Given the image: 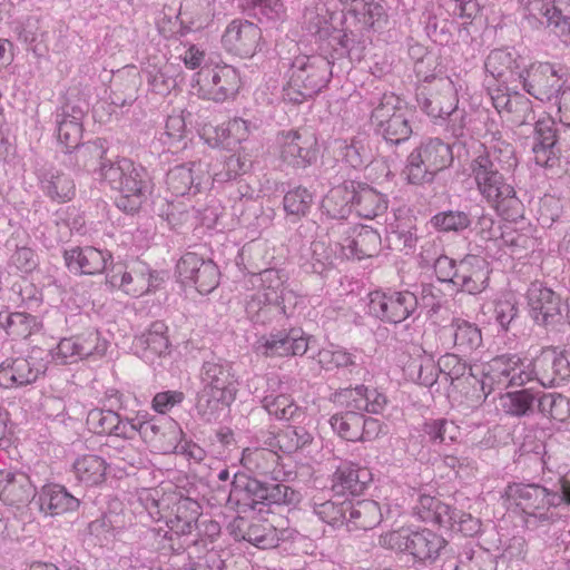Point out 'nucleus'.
Masks as SVG:
<instances>
[{"label":"nucleus","mask_w":570,"mask_h":570,"mask_svg":"<svg viewBox=\"0 0 570 570\" xmlns=\"http://www.w3.org/2000/svg\"><path fill=\"white\" fill-rule=\"evenodd\" d=\"M287 275L268 268L249 278L258 289L246 299L245 311L255 325H284L297 305V295L287 285Z\"/></svg>","instance_id":"1"},{"label":"nucleus","mask_w":570,"mask_h":570,"mask_svg":"<svg viewBox=\"0 0 570 570\" xmlns=\"http://www.w3.org/2000/svg\"><path fill=\"white\" fill-rule=\"evenodd\" d=\"M199 381L202 389L197 409L210 422L236 400L239 385L237 371L232 361L212 356L202 363Z\"/></svg>","instance_id":"2"},{"label":"nucleus","mask_w":570,"mask_h":570,"mask_svg":"<svg viewBox=\"0 0 570 570\" xmlns=\"http://www.w3.org/2000/svg\"><path fill=\"white\" fill-rule=\"evenodd\" d=\"M335 399L345 405L346 411L334 414L330 419V424L335 433L350 442H360L362 439L361 412L380 414L387 405L384 393L363 384L341 390L335 394Z\"/></svg>","instance_id":"3"},{"label":"nucleus","mask_w":570,"mask_h":570,"mask_svg":"<svg viewBox=\"0 0 570 570\" xmlns=\"http://www.w3.org/2000/svg\"><path fill=\"white\" fill-rule=\"evenodd\" d=\"M100 176L112 189L120 193L116 205L127 214L138 212L150 193L148 171L131 159L121 157L115 161L101 163Z\"/></svg>","instance_id":"4"},{"label":"nucleus","mask_w":570,"mask_h":570,"mask_svg":"<svg viewBox=\"0 0 570 570\" xmlns=\"http://www.w3.org/2000/svg\"><path fill=\"white\" fill-rule=\"evenodd\" d=\"M200 505L197 501L179 497L175 501L167 503V510L157 511V520H164L167 530L150 529L147 535L151 538L161 537L164 541L161 549H168L174 553H180L197 543L194 532L197 530V521L200 515Z\"/></svg>","instance_id":"5"},{"label":"nucleus","mask_w":570,"mask_h":570,"mask_svg":"<svg viewBox=\"0 0 570 570\" xmlns=\"http://www.w3.org/2000/svg\"><path fill=\"white\" fill-rule=\"evenodd\" d=\"M284 87V99L302 104L324 89L332 77V61L324 55H302L294 58Z\"/></svg>","instance_id":"6"},{"label":"nucleus","mask_w":570,"mask_h":570,"mask_svg":"<svg viewBox=\"0 0 570 570\" xmlns=\"http://www.w3.org/2000/svg\"><path fill=\"white\" fill-rule=\"evenodd\" d=\"M470 376L479 384L478 399H487L495 390L522 386L530 382L527 363L518 354H502L471 368Z\"/></svg>","instance_id":"7"},{"label":"nucleus","mask_w":570,"mask_h":570,"mask_svg":"<svg viewBox=\"0 0 570 570\" xmlns=\"http://www.w3.org/2000/svg\"><path fill=\"white\" fill-rule=\"evenodd\" d=\"M470 170L478 191L487 203L505 219H514L519 215L521 203L503 170L478 160H471Z\"/></svg>","instance_id":"8"},{"label":"nucleus","mask_w":570,"mask_h":570,"mask_svg":"<svg viewBox=\"0 0 570 570\" xmlns=\"http://www.w3.org/2000/svg\"><path fill=\"white\" fill-rule=\"evenodd\" d=\"M552 490L537 483H512L504 490L505 501L524 513L529 529L549 527L560 519V513L550 504Z\"/></svg>","instance_id":"9"},{"label":"nucleus","mask_w":570,"mask_h":570,"mask_svg":"<svg viewBox=\"0 0 570 570\" xmlns=\"http://www.w3.org/2000/svg\"><path fill=\"white\" fill-rule=\"evenodd\" d=\"M453 147L440 138H429L411 151L403 170L410 184L421 185L449 168L454 159Z\"/></svg>","instance_id":"10"},{"label":"nucleus","mask_w":570,"mask_h":570,"mask_svg":"<svg viewBox=\"0 0 570 570\" xmlns=\"http://www.w3.org/2000/svg\"><path fill=\"white\" fill-rule=\"evenodd\" d=\"M523 19L533 29L549 27L570 43V0H519Z\"/></svg>","instance_id":"11"},{"label":"nucleus","mask_w":570,"mask_h":570,"mask_svg":"<svg viewBox=\"0 0 570 570\" xmlns=\"http://www.w3.org/2000/svg\"><path fill=\"white\" fill-rule=\"evenodd\" d=\"M382 13L383 7L375 0L354 3L347 10L345 21L347 22L348 17H351L355 22V29H350V23L345 30H334L328 35L330 46L337 51L340 56L347 53L352 57L353 47L360 41L362 31L372 28Z\"/></svg>","instance_id":"12"},{"label":"nucleus","mask_w":570,"mask_h":570,"mask_svg":"<svg viewBox=\"0 0 570 570\" xmlns=\"http://www.w3.org/2000/svg\"><path fill=\"white\" fill-rule=\"evenodd\" d=\"M419 301L407 289L374 291L368 295V314L389 324H400L417 309Z\"/></svg>","instance_id":"13"},{"label":"nucleus","mask_w":570,"mask_h":570,"mask_svg":"<svg viewBox=\"0 0 570 570\" xmlns=\"http://www.w3.org/2000/svg\"><path fill=\"white\" fill-rule=\"evenodd\" d=\"M394 95H384L371 114V122L377 135L391 145L406 141L413 130L406 112L396 106Z\"/></svg>","instance_id":"14"},{"label":"nucleus","mask_w":570,"mask_h":570,"mask_svg":"<svg viewBox=\"0 0 570 570\" xmlns=\"http://www.w3.org/2000/svg\"><path fill=\"white\" fill-rule=\"evenodd\" d=\"M47 350L33 347L24 357L7 358L0 364V386L22 387L35 383L48 368Z\"/></svg>","instance_id":"15"},{"label":"nucleus","mask_w":570,"mask_h":570,"mask_svg":"<svg viewBox=\"0 0 570 570\" xmlns=\"http://www.w3.org/2000/svg\"><path fill=\"white\" fill-rule=\"evenodd\" d=\"M523 90L540 101L558 102L562 88L561 68L550 62L525 65L519 79Z\"/></svg>","instance_id":"16"},{"label":"nucleus","mask_w":570,"mask_h":570,"mask_svg":"<svg viewBox=\"0 0 570 570\" xmlns=\"http://www.w3.org/2000/svg\"><path fill=\"white\" fill-rule=\"evenodd\" d=\"M276 146L281 163L293 169H306L317 160L316 139L307 132L282 131L277 135Z\"/></svg>","instance_id":"17"},{"label":"nucleus","mask_w":570,"mask_h":570,"mask_svg":"<svg viewBox=\"0 0 570 570\" xmlns=\"http://www.w3.org/2000/svg\"><path fill=\"white\" fill-rule=\"evenodd\" d=\"M195 81L199 97L215 102L234 98L239 89L238 71L228 65L203 68Z\"/></svg>","instance_id":"18"},{"label":"nucleus","mask_w":570,"mask_h":570,"mask_svg":"<svg viewBox=\"0 0 570 570\" xmlns=\"http://www.w3.org/2000/svg\"><path fill=\"white\" fill-rule=\"evenodd\" d=\"M530 381H538L544 387L560 385L570 377V361L556 347H544L532 362L527 363Z\"/></svg>","instance_id":"19"},{"label":"nucleus","mask_w":570,"mask_h":570,"mask_svg":"<svg viewBox=\"0 0 570 570\" xmlns=\"http://www.w3.org/2000/svg\"><path fill=\"white\" fill-rule=\"evenodd\" d=\"M338 229L344 236L336 242L340 247L342 258L346 259H364L376 256L381 250V235L370 226H347L338 224Z\"/></svg>","instance_id":"20"},{"label":"nucleus","mask_w":570,"mask_h":570,"mask_svg":"<svg viewBox=\"0 0 570 570\" xmlns=\"http://www.w3.org/2000/svg\"><path fill=\"white\" fill-rule=\"evenodd\" d=\"M176 272L183 284L194 285L198 293L205 295L219 284V271L213 261H205L196 253H186L178 261Z\"/></svg>","instance_id":"21"},{"label":"nucleus","mask_w":570,"mask_h":570,"mask_svg":"<svg viewBox=\"0 0 570 570\" xmlns=\"http://www.w3.org/2000/svg\"><path fill=\"white\" fill-rule=\"evenodd\" d=\"M255 350L265 357L304 355L308 350V338L301 328L291 327L259 337Z\"/></svg>","instance_id":"22"},{"label":"nucleus","mask_w":570,"mask_h":570,"mask_svg":"<svg viewBox=\"0 0 570 570\" xmlns=\"http://www.w3.org/2000/svg\"><path fill=\"white\" fill-rule=\"evenodd\" d=\"M261 40L262 30L257 24L245 19H234L222 36V46L234 56L250 58L255 55Z\"/></svg>","instance_id":"23"},{"label":"nucleus","mask_w":570,"mask_h":570,"mask_svg":"<svg viewBox=\"0 0 570 570\" xmlns=\"http://www.w3.org/2000/svg\"><path fill=\"white\" fill-rule=\"evenodd\" d=\"M154 276L149 266L142 262H135L130 266L118 263L112 265L107 282L111 287L121 289L131 296H141L150 292Z\"/></svg>","instance_id":"24"},{"label":"nucleus","mask_w":570,"mask_h":570,"mask_svg":"<svg viewBox=\"0 0 570 570\" xmlns=\"http://www.w3.org/2000/svg\"><path fill=\"white\" fill-rule=\"evenodd\" d=\"M86 115V104L80 99H67L55 112L57 137L66 151L78 147L82 137V120Z\"/></svg>","instance_id":"25"},{"label":"nucleus","mask_w":570,"mask_h":570,"mask_svg":"<svg viewBox=\"0 0 570 570\" xmlns=\"http://www.w3.org/2000/svg\"><path fill=\"white\" fill-rule=\"evenodd\" d=\"M63 261L73 275H98L112 263V255L94 246H73L63 250Z\"/></svg>","instance_id":"26"},{"label":"nucleus","mask_w":570,"mask_h":570,"mask_svg":"<svg viewBox=\"0 0 570 570\" xmlns=\"http://www.w3.org/2000/svg\"><path fill=\"white\" fill-rule=\"evenodd\" d=\"M264 483L244 473H235L230 483L227 505L238 515L248 511L262 512L264 505Z\"/></svg>","instance_id":"27"},{"label":"nucleus","mask_w":570,"mask_h":570,"mask_svg":"<svg viewBox=\"0 0 570 570\" xmlns=\"http://www.w3.org/2000/svg\"><path fill=\"white\" fill-rule=\"evenodd\" d=\"M230 533L235 540H244L258 549H273L278 546L276 527L267 520L254 518L248 520L237 515L229 524Z\"/></svg>","instance_id":"28"},{"label":"nucleus","mask_w":570,"mask_h":570,"mask_svg":"<svg viewBox=\"0 0 570 570\" xmlns=\"http://www.w3.org/2000/svg\"><path fill=\"white\" fill-rule=\"evenodd\" d=\"M529 312L538 325L549 326L561 316V298L540 283H532L527 293Z\"/></svg>","instance_id":"29"},{"label":"nucleus","mask_w":570,"mask_h":570,"mask_svg":"<svg viewBox=\"0 0 570 570\" xmlns=\"http://www.w3.org/2000/svg\"><path fill=\"white\" fill-rule=\"evenodd\" d=\"M525 65V58L514 48L494 49L484 62L487 72L503 83L519 81Z\"/></svg>","instance_id":"30"},{"label":"nucleus","mask_w":570,"mask_h":570,"mask_svg":"<svg viewBox=\"0 0 570 570\" xmlns=\"http://www.w3.org/2000/svg\"><path fill=\"white\" fill-rule=\"evenodd\" d=\"M453 286L471 295L482 293L489 283L490 269L487 261L478 255H466L458 264Z\"/></svg>","instance_id":"31"},{"label":"nucleus","mask_w":570,"mask_h":570,"mask_svg":"<svg viewBox=\"0 0 570 570\" xmlns=\"http://www.w3.org/2000/svg\"><path fill=\"white\" fill-rule=\"evenodd\" d=\"M372 481V473L367 468L360 466L351 461H343L336 468L332 479V490L338 497L360 495Z\"/></svg>","instance_id":"32"},{"label":"nucleus","mask_w":570,"mask_h":570,"mask_svg":"<svg viewBox=\"0 0 570 570\" xmlns=\"http://www.w3.org/2000/svg\"><path fill=\"white\" fill-rule=\"evenodd\" d=\"M167 325L161 321L151 323L150 327L136 336L132 342L135 353L146 363L154 364L155 360L169 352Z\"/></svg>","instance_id":"33"},{"label":"nucleus","mask_w":570,"mask_h":570,"mask_svg":"<svg viewBox=\"0 0 570 570\" xmlns=\"http://www.w3.org/2000/svg\"><path fill=\"white\" fill-rule=\"evenodd\" d=\"M557 127L553 120L542 119L535 121L532 153L537 165L541 167L554 166L560 154V149L557 148Z\"/></svg>","instance_id":"34"},{"label":"nucleus","mask_w":570,"mask_h":570,"mask_svg":"<svg viewBox=\"0 0 570 570\" xmlns=\"http://www.w3.org/2000/svg\"><path fill=\"white\" fill-rule=\"evenodd\" d=\"M35 487L21 472L0 471V500L7 505H26L35 498Z\"/></svg>","instance_id":"35"},{"label":"nucleus","mask_w":570,"mask_h":570,"mask_svg":"<svg viewBox=\"0 0 570 570\" xmlns=\"http://www.w3.org/2000/svg\"><path fill=\"white\" fill-rule=\"evenodd\" d=\"M445 106L430 108L429 111L433 115H446L448 125L446 130L451 132L453 137L462 140L465 144V138L470 136L469 130V118L463 109L458 108V97L453 88L452 82H446L444 88Z\"/></svg>","instance_id":"36"},{"label":"nucleus","mask_w":570,"mask_h":570,"mask_svg":"<svg viewBox=\"0 0 570 570\" xmlns=\"http://www.w3.org/2000/svg\"><path fill=\"white\" fill-rule=\"evenodd\" d=\"M203 169L195 161L171 167L166 175L168 190L175 196H185L199 191Z\"/></svg>","instance_id":"37"},{"label":"nucleus","mask_w":570,"mask_h":570,"mask_svg":"<svg viewBox=\"0 0 570 570\" xmlns=\"http://www.w3.org/2000/svg\"><path fill=\"white\" fill-rule=\"evenodd\" d=\"M413 513L423 522L434 523L441 528L454 530V508L435 497L421 494L413 507Z\"/></svg>","instance_id":"38"},{"label":"nucleus","mask_w":570,"mask_h":570,"mask_svg":"<svg viewBox=\"0 0 570 570\" xmlns=\"http://www.w3.org/2000/svg\"><path fill=\"white\" fill-rule=\"evenodd\" d=\"M472 160L480 164H491L492 167L510 170L517 165L513 146L501 137L492 136L487 144H480Z\"/></svg>","instance_id":"39"},{"label":"nucleus","mask_w":570,"mask_h":570,"mask_svg":"<svg viewBox=\"0 0 570 570\" xmlns=\"http://www.w3.org/2000/svg\"><path fill=\"white\" fill-rule=\"evenodd\" d=\"M346 528L348 531L371 530L379 525L384 514L374 500H348Z\"/></svg>","instance_id":"40"},{"label":"nucleus","mask_w":570,"mask_h":570,"mask_svg":"<svg viewBox=\"0 0 570 570\" xmlns=\"http://www.w3.org/2000/svg\"><path fill=\"white\" fill-rule=\"evenodd\" d=\"M446 544L448 541L432 530L412 531L409 554L417 561L432 563Z\"/></svg>","instance_id":"41"},{"label":"nucleus","mask_w":570,"mask_h":570,"mask_svg":"<svg viewBox=\"0 0 570 570\" xmlns=\"http://www.w3.org/2000/svg\"><path fill=\"white\" fill-rule=\"evenodd\" d=\"M39 183L42 193L55 203H67L76 195L73 179L61 170L51 168L43 171Z\"/></svg>","instance_id":"42"},{"label":"nucleus","mask_w":570,"mask_h":570,"mask_svg":"<svg viewBox=\"0 0 570 570\" xmlns=\"http://www.w3.org/2000/svg\"><path fill=\"white\" fill-rule=\"evenodd\" d=\"M353 209L360 217L373 219L387 209L386 197L373 187L354 180Z\"/></svg>","instance_id":"43"},{"label":"nucleus","mask_w":570,"mask_h":570,"mask_svg":"<svg viewBox=\"0 0 570 570\" xmlns=\"http://www.w3.org/2000/svg\"><path fill=\"white\" fill-rule=\"evenodd\" d=\"M354 180L332 188L322 202V213L332 219H346L353 210Z\"/></svg>","instance_id":"44"},{"label":"nucleus","mask_w":570,"mask_h":570,"mask_svg":"<svg viewBox=\"0 0 570 570\" xmlns=\"http://www.w3.org/2000/svg\"><path fill=\"white\" fill-rule=\"evenodd\" d=\"M39 504L41 511L50 515H58L66 512L76 511L80 501L67 489L59 484L45 485L39 494Z\"/></svg>","instance_id":"45"},{"label":"nucleus","mask_w":570,"mask_h":570,"mask_svg":"<svg viewBox=\"0 0 570 570\" xmlns=\"http://www.w3.org/2000/svg\"><path fill=\"white\" fill-rule=\"evenodd\" d=\"M72 150L73 156L70 155L68 161L78 169L90 171L96 169L97 166L100 169L101 163L110 161L105 159L107 147L104 139H96L82 145L79 142L78 147H70L68 153L71 154Z\"/></svg>","instance_id":"46"},{"label":"nucleus","mask_w":570,"mask_h":570,"mask_svg":"<svg viewBox=\"0 0 570 570\" xmlns=\"http://www.w3.org/2000/svg\"><path fill=\"white\" fill-rule=\"evenodd\" d=\"M478 364L470 365L463 361L459 355L448 353L441 356L438 361V368L445 379L450 380L452 384L459 387L461 384L466 383L473 389V395L476 397L479 393V384L474 383V377L470 376L471 368Z\"/></svg>","instance_id":"47"},{"label":"nucleus","mask_w":570,"mask_h":570,"mask_svg":"<svg viewBox=\"0 0 570 570\" xmlns=\"http://www.w3.org/2000/svg\"><path fill=\"white\" fill-rule=\"evenodd\" d=\"M107 463L96 454H85L77 458L72 464L76 480L86 487H95L106 479Z\"/></svg>","instance_id":"48"},{"label":"nucleus","mask_w":570,"mask_h":570,"mask_svg":"<svg viewBox=\"0 0 570 570\" xmlns=\"http://www.w3.org/2000/svg\"><path fill=\"white\" fill-rule=\"evenodd\" d=\"M314 444V435L305 426L291 424L278 432V449L284 453L309 455Z\"/></svg>","instance_id":"49"},{"label":"nucleus","mask_w":570,"mask_h":570,"mask_svg":"<svg viewBox=\"0 0 570 570\" xmlns=\"http://www.w3.org/2000/svg\"><path fill=\"white\" fill-rule=\"evenodd\" d=\"M41 322L37 316L16 312L0 313V327L13 340H24L41 330Z\"/></svg>","instance_id":"50"},{"label":"nucleus","mask_w":570,"mask_h":570,"mask_svg":"<svg viewBox=\"0 0 570 570\" xmlns=\"http://www.w3.org/2000/svg\"><path fill=\"white\" fill-rule=\"evenodd\" d=\"M449 331L453 336L454 347L458 352L468 354L482 345V335L480 328L463 318H453Z\"/></svg>","instance_id":"51"},{"label":"nucleus","mask_w":570,"mask_h":570,"mask_svg":"<svg viewBox=\"0 0 570 570\" xmlns=\"http://www.w3.org/2000/svg\"><path fill=\"white\" fill-rule=\"evenodd\" d=\"M454 570H497L492 553L479 544L466 543L458 554Z\"/></svg>","instance_id":"52"},{"label":"nucleus","mask_w":570,"mask_h":570,"mask_svg":"<svg viewBox=\"0 0 570 570\" xmlns=\"http://www.w3.org/2000/svg\"><path fill=\"white\" fill-rule=\"evenodd\" d=\"M342 257L340 247L333 248L331 239L321 237L311 243L308 253L306 254L307 264L313 273L322 274L328 267L334 265V262Z\"/></svg>","instance_id":"53"},{"label":"nucleus","mask_w":570,"mask_h":570,"mask_svg":"<svg viewBox=\"0 0 570 570\" xmlns=\"http://www.w3.org/2000/svg\"><path fill=\"white\" fill-rule=\"evenodd\" d=\"M278 456L267 448H246L243 450L240 463L252 473L268 475L274 473V464Z\"/></svg>","instance_id":"54"},{"label":"nucleus","mask_w":570,"mask_h":570,"mask_svg":"<svg viewBox=\"0 0 570 570\" xmlns=\"http://www.w3.org/2000/svg\"><path fill=\"white\" fill-rule=\"evenodd\" d=\"M539 393L530 389H523L515 392H508L501 397V405L505 413L513 416H527L534 413L538 409Z\"/></svg>","instance_id":"55"},{"label":"nucleus","mask_w":570,"mask_h":570,"mask_svg":"<svg viewBox=\"0 0 570 570\" xmlns=\"http://www.w3.org/2000/svg\"><path fill=\"white\" fill-rule=\"evenodd\" d=\"M422 432L432 444L454 443L461 434L459 425L445 417L426 420L422 425Z\"/></svg>","instance_id":"56"},{"label":"nucleus","mask_w":570,"mask_h":570,"mask_svg":"<svg viewBox=\"0 0 570 570\" xmlns=\"http://www.w3.org/2000/svg\"><path fill=\"white\" fill-rule=\"evenodd\" d=\"M317 361L326 371L334 368H350L352 371L356 366V355L337 345L320 350Z\"/></svg>","instance_id":"57"},{"label":"nucleus","mask_w":570,"mask_h":570,"mask_svg":"<svg viewBox=\"0 0 570 570\" xmlns=\"http://www.w3.org/2000/svg\"><path fill=\"white\" fill-rule=\"evenodd\" d=\"M340 153L343 159L353 168H361L371 160V153L363 136H354L350 140L340 141Z\"/></svg>","instance_id":"58"},{"label":"nucleus","mask_w":570,"mask_h":570,"mask_svg":"<svg viewBox=\"0 0 570 570\" xmlns=\"http://www.w3.org/2000/svg\"><path fill=\"white\" fill-rule=\"evenodd\" d=\"M261 403L267 413L277 420H294L301 411L298 405L287 394H267L262 399Z\"/></svg>","instance_id":"59"},{"label":"nucleus","mask_w":570,"mask_h":570,"mask_svg":"<svg viewBox=\"0 0 570 570\" xmlns=\"http://www.w3.org/2000/svg\"><path fill=\"white\" fill-rule=\"evenodd\" d=\"M538 410L553 420L564 422L570 417V399L559 393H542L538 400Z\"/></svg>","instance_id":"60"},{"label":"nucleus","mask_w":570,"mask_h":570,"mask_svg":"<svg viewBox=\"0 0 570 570\" xmlns=\"http://www.w3.org/2000/svg\"><path fill=\"white\" fill-rule=\"evenodd\" d=\"M431 226L442 233L462 232L466 229L471 219L468 213L462 210H444L430 218Z\"/></svg>","instance_id":"61"},{"label":"nucleus","mask_w":570,"mask_h":570,"mask_svg":"<svg viewBox=\"0 0 570 570\" xmlns=\"http://www.w3.org/2000/svg\"><path fill=\"white\" fill-rule=\"evenodd\" d=\"M417 228L412 218L399 219L391 225L390 240L393 242L401 250H413L417 243Z\"/></svg>","instance_id":"62"},{"label":"nucleus","mask_w":570,"mask_h":570,"mask_svg":"<svg viewBox=\"0 0 570 570\" xmlns=\"http://www.w3.org/2000/svg\"><path fill=\"white\" fill-rule=\"evenodd\" d=\"M313 204V194L305 187L288 190L283 198L284 210L287 215L302 217L308 214Z\"/></svg>","instance_id":"63"},{"label":"nucleus","mask_w":570,"mask_h":570,"mask_svg":"<svg viewBox=\"0 0 570 570\" xmlns=\"http://www.w3.org/2000/svg\"><path fill=\"white\" fill-rule=\"evenodd\" d=\"M253 160L249 154L245 151H238L229 157L224 163V169L215 174L214 179L216 181H228L236 177L244 175L250 170Z\"/></svg>","instance_id":"64"}]
</instances>
